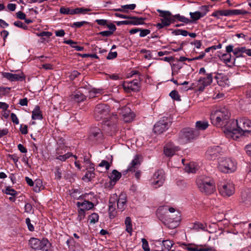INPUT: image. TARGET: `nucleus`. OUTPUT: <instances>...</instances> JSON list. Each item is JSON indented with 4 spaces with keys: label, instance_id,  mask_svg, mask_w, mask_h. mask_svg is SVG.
<instances>
[{
    "label": "nucleus",
    "instance_id": "obj_1",
    "mask_svg": "<svg viewBox=\"0 0 251 251\" xmlns=\"http://www.w3.org/2000/svg\"><path fill=\"white\" fill-rule=\"evenodd\" d=\"M251 131V121L243 117L229 121V126L225 131L226 136L233 140H237L246 132Z\"/></svg>",
    "mask_w": 251,
    "mask_h": 251
},
{
    "label": "nucleus",
    "instance_id": "obj_2",
    "mask_svg": "<svg viewBox=\"0 0 251 251\" xmlns=\"http://www.w3.org/2000/svg\"><path fill=\"white\" fill-rule=\"evenodd\" d=\"M109 106L106 104H98L94 110L95 118L99 121L101 119L104 120V128L107 126L109 128L110 131H115L116 130V123L117 122V116L113 114L109 117Z\"/></svg>",
    "mask_w": 251,
    "mask_h": 251
},
{
    "label": "nucleus",
    "instance_id": "obj_3",
    "mask_svg": "<svg viewBox=\"0 0 251 251\" xmlns=\"http://www.w3.org/2000/svg\"><path fill=\"white\" fill-rule=\"evenodd\" d=\"M230 117V113L227 109L225 107L213 111L210 115V119L212 123L217 126H226L224 130H226V127L229 126L228 123Z\"/></svg>",
    "mask_w": 251,
    "mask_h": 251
},
{
    "label": "nucleus",
    "instance_id": "obj_4",
    "mask_svg": "<svg viewBox=\"0 0 251 251\" xmlns=\"http://www.w3.org/2000/svg\"><path fill=\"white\" fill-rule=\"evenodd\" d=\"M196 183L200 191L205 194H212L215 191L214 181L209 177L200 176L197 178Z\"/></svg>",
    "mask_w": 251,
    "mask_h": 251
},
{
    "label": "nucleus",
    "instance_id": "obj_5",
    "mask_svg": "<svg viewBox=\"0 0 251 251\" xmlns=\"http://www.w3.org/2000/svg\"><path fill=\"white\" fill-rule=\"evenodd\" d=\"M218 168L225 173H232L236 170L237 163L230 158L220 157L218 160Z\"/></svg>",
    "mask_w": 251,
    "mask_h": 251
},
{
    "label": "nucleus",
    "instance_id": "obj_6",
    "mask_svg": "<svg viewBox=\"0 0 251 251\" xmlns=\"http://www.w3.org/2000/svg\"><path fill=\"white\" fill-rule=\"evenodd\" d=\"M176 210L173 207H168L167 206H163L159 207L157 210V215L160 220L164 223L171 222L175 223L173 227L176 226L177 219L174 218L173 219L169 218L170 215L168 212L173 213L175 212Z\"/></svg>",
    "mask_w": 251,
    "mask_h": 251
},
{
    "label": "nucleus",
    "instance_id": "obj_7",
    "mask_svg": "<svg viewBox=\"0 0 251 251\" xmlns=\"http://www.w3.org/2000/svg\"><path fill=\"white\" fill-rule=\"evenodd\" d=\"M29 245L32 249L35 250L51 251L50 244L46 239L40 240L36 238H31L29 240Z\"/></svg>",
    "mask_w": 251,
    "mask_h": 251
},
{
    "label": "nucleus",
    "instance_id": "obj_8",
    "mask_svg": "<svg viewBox=\"0 0 251 251\" xmlns=\"http://www.w3.org/2000/svg\"><path fill=\"white\" fill-rule=\"evenodd\" d=\"M199 135V132L194 129L186 128L179 133V141L181 144H185L194 139Z\"/></svg>",
    "mask_w": 251,
    "mask_h": 251
},
{
    "label": "nucleus",
    "instance_id": "obj_9",
    "mask_svg": "<svg viewBox=\"0 0 251 251\" xmlns=\"http://www.w3.org/2000/svg\"><path fill=\"white\" fill-rule=\"evenodd\" d=\"M219 193L223 197H230L235 192L234 185L230 180L221 182L218 186Z\"/></svg>",
    "mask_w": 251,
    "mask_h": 251
},
{
    "label": "nucleus",
    "instance_id": "obj_10",
    "mask_svg": "<svg viewBox=\"0 0 251 251\" xmlns=\"http://www.w3.org/2000/svg\"><path fill=\"white\" fill-rule=\"evenodd\" d=\"M164 180V172L162 170H159L153 174L151 179V184L152 186L157 188L163 185Z\"/></svg>",
    "mask_w": 251,
    "mask_h": 251
},
{
    "label": "nucleus",
    "instance_id": "obj_11",
    "mask_svg": "<svg viewBox=\"0 0 251 251\" xmlns=\"http://www.w3.org/2000/svg\"><path fill=\"white\" fill-rule=\"evenodd\" d=\"M213 73H208L203 77H200L198 80L197 87L200 91H203L205 87L210 85L213 81Z\"/></svg>",
    "mask_w": 251,
    "mask_h": 251
},
{
    "label": "nucleus",
    "instance_id": "obj_12",
    "mask_svg": "<svg viewBox=\"0 0 251 251\" xmlns=\"http://www.w3.org/2000/svg\"><path fill=\"white\" fill-rule=\"evenodd\" d=\"M171 125V122L167 118L160 120L154 126L153 130L156 134H160L166 131Z\"/></svg>",
    "mask_w": 251,
    "mask_h": 251
},
{
    "label": "nucleus",
    "instance_id": "obj_13",
    "mask_svg": "<svg viewBox=\"0 0 251 251\" xmlns=\"http://www.w3.org/2000/svg\"><path fill=\"white\" fill-rule=\"evenodd\" d=\"M55 159L61 162H64L70 157L73 156L70 152H66L65 148H57L55 152Z\"/></svg>",
    "mask_w": 251,
    "mask_h": 251
},
{
    "label": "nucleus",
    "instance_id": "obj_14",
    "mask_svg": "<svg viewBox=\"0 0 251 251\" xmlns=\"http://www.w3.org/2000/svg\"><path fill=\"white\" fill-rule=\"evenodd\" d=\"M157 11L160 13L159 16L162 17L161 22H163L164 25H170L174 21L173 16L169 11H163L160 9H157Z\"/></svg>",
    "mask_w": 251,
    "mask_h": 251
},
{
    "label": "nucleus",
    "instance_id": "obj_15",
    "mask_svg": "<svg viewBox=\"0 0 251 251\" xmlns=\"http://www.w3.org/2000/svg\"><path fill=\"white\" fill-rule=\"evenodd\" d=\"M124 89L126 92L129 93L131 91H138L139 89V84L137 80L133 81H125L123 84Z\"/></svg>",
    "mask_w": 251,
    "mask_h": 251
},
{
    "label": "nucleus",
    "instance_id": "obj_16",
    "mask_svg": "<svg viewBox=\"0 0 251 251\" xmlns=\"http://www.w3.org/2000/svg\"><path fill=\"white\" fill-rule=\"evenodd\" d=\"M119 113L123 117L125 122H131L135 116V114L131 111L130 108L125 106L121 109H119Z\"/></svg>",
    "mask_w": 251,
    "mask_h": 251
},
{
    "label": "nucleus",
    "instance_id": "obj_17",
    "mask_svg": "<svg viewBox=\"0 0 251 251\" xmlns=\"http://www.w3.org/2000/svg\"><path fill=\"white\" fill-rule=\"evenodd\" d=\"M142 161V157L141 155H136L133 159L132 160L130 164L129 165L126 172H135L136 169L140 165L141 162Z\"/></svg>",
    "mask_w": 251,
    "mask_h": 251
},
{
    "label": "nucleus",
    "instance_id": "obj_18",
    "mask_svg": "<svg viewBox=\"0 0 251 251\" xmlns=\"http://www.w3.org/2000/svg\"><path fill=\"white\" fill-rule=\"evenodd\" d=\"M1 75L3 77H4L11 81H22L25 78L22 73L20 74H13L8 72H2Z\"/></svg>",
    "mask_w": 251,
    "mask_h": 251
},
{
    "label": "nucleus",
    "instance_id": "obj_19",
    "mask_svg": "<svg viewBox=\"0 0 251 251\" xmlns=\"http://www.w3.org/2000/svg\"><path fill=\"white\" fill-rule=\"evenodd\" d=\"M117 200V195L114 194L109 199V215L111 219L114 218L116 215L115 208V201Z\"/></svg>",
    "mask_w": 251,
    "mask_h": 251
},
{
    "label": "nucleus",
    "instance_id": "obj_20",
    "mask_svg": "<svg viewBox=\"0 0 251 251\" xmlns=\"http://www.w3.org/2000/svg\"><path fill=\"white\" fill-rule=\"evenodd\" d=\"M117 202V208L121 211H123L126 208V194L121 193L118 198L115 201Z\"/></svg>",
    "mask_w": 251,
    "mask_h": 251
},
{
    "label": "nucleus",
    "instance_id": "obj_21",
    "mask_svg": "<svg viewBox=\"0 0 251 251\" xmlns=\"http://www.w3.org/2000/svg\"><path fill=\"white\" fill-rule=\"evenodd\" d=\"M184 245L187 246L186 249L188 251H210L212 250V248L211 247L206 245H194L192 247H191V245L190 244H184Z\"/></svg>",
    "mask_w": 251,
    "mask_h": 251
},
{
    "label": "nucleus",
    "instance_id": "obj_22",
    "mask_svg": "<svg viewBox=\"0 0 251 251\" xmlns=\"http://www.w3.org/2000/svg\"><path fill=\"white\" fill-rule=\"evenodd\" d=\"M178 150L177 147L175 146L172 143H168L164 147V153L167 156H172Z\"/></svg>",
    "mask_w": 251,
    "mask_h": 251
},
{
    "label": "nucleus",
    "instance_id": "obj_23",
    "mask_svg": "<svg viewBox=\"0 0 251 251\" xmlns=\"http://www.w3.org/2000/svg\"><path fill=\"white\" fill-rule=\"evenodd\" d=\"M241 199L242 202L247 205L251 203V189L247 188L242 192Z\"/></svg>",
    "mask_w": 251,
    "mask_h": 251
},
{
    "label": "nucleus",
    "instance_id": "obj_24",
    "mask_svg": "<svg viewBox=\"0 0 251 251\" xmlns=\"http://www.w3.org/2000/svg\"><path fill=\"white\" fill-rule=\"evenodd\" d=\"M219 147H211L208 149L206 152V157L210 160H214L218 155Z\"/></svg>",
    "mask_w": 251,
    "mask_h": 251
},
{
    "label": "nucleus",
    "instance_id": "obj_25",
    "mask_svg": "<svg viewBox=\"0 0 251 251\" xmlns=\"http://www.w3.org/2000/svg\"><path fill=\"white\" fill-rule=\"evenodd\" d=\"M76 205L79 208L84 211L91 209L94 206L93 202L87 200H85L82 202L78 201L76 202Z\"/></svg>",
    "mask_w": 251,
    "mask_h": 251
},
{
    "label": "nucleus",
    "instance_id": "obj_26",
    "mask_svg": "<svg viewBox=\"0 0 251 251\" xmlns=\"http://www.w3.org/2000/svg\"><path fill=\"white\" fill-rule=\"evenodd\" d=\"M199 169L197 163L190 162L184 168V170L188 173H195Z\"/></svg>",
    "mask_w": 251,
    "mask_h": 251
},
{
    "label": "nucleus",
    "instance_id": "obj_27",
    "mask_svg": "<svg viewBox=\"0 0 251 251\" xmlns=\"http://www.w3.org/2000/svg\"><path fill=\"white\" fill-rule=\"evenodd\" d=\"M208 126L209 123L208 121L206 120L198 121L196 123V128L194 129L196 130L197 131H198V130H204Z\"/></svg>",
    "mask_w": 251,
    "mask_h": 251
},
{
    "label": "nucleus",
    "instance_id": "obj_28",
    "mask_svg": "<svg viewBox=\"0 0 251 251\" xmlns=\"http://www.w3.org/2000/svg\"><path fill=\"white\" fill-rule=\"evenodd\" d=\"M121 173L119 172L116 170L112 171V173L109 174V177L111 180V183L115 184V183L121 178Z\"/></svg>",
    "mask_w": 251,
    "mask_h": 251
},
{
    "label": "nucleus",
    "instance_id": "obj_29",
    "mask_svg": "<svg viewBox=\"0 0 251 251\" xmlns=\"http://www.w3.org/2000/svg\"><path fill=\"white\" fill-rule=\"evenodd\" d=\"M90 137L91 139L98 140L102 137V132L98 127H94L91 129Z\"/></svg>",
    "mask_w": 251,
    "mask_h": 251
},
{
    "label": "nucleus",
    "instance_id": "obj_30",
    "mask_svg": "<svg viewBox=\"0 0 251 251\" xmlns=\"http://www.w3.org/2000/svg\"><path fill=\"white\" fill-rule=\"evenodd\" d=\"M32 119L33 120H42L43 119L42 114L40 109V107L36 106L32 112Z\"/></svg>",
    "mask_w": 251,
    "mask_h": 251
},
{
    "label": "nucleus",
    "instance_id": "obj_31",
    "mask_svg": "<svg viewBox=\"0 0 251 251\" xmlns=\"http://www.w3.org/2000/svg\"><path fill=\"white\" fill-rule=\"evenodd\" d=\"M128 19H129L130 25H143L144 23V21L145 20L144 18L134 16H129Z\"/></svg>",
    "mask_w": 251,
    "mask_h": 251
},
{
    "label": "nucleus",
    "instance_id": "obj_32",
    "mask_svg": "<svg viewBox=\"0 0 251 251\" xmlns=\"http://www.w3.org/2000/svg\"><path fill=\"white\" fill-rule=\"evenodd\" d=\"M211 16L219 19L222 16H229V13L228 10H217L214 12Z\"/></svg>",
    "mask_w": 251,
    "mask_h": 251
},
{
    "label": "nucleus",
    "instance_id": "obj_33",
    "mask_svg": "<svg viewBox=\"0 0 251 251\" xmlns=\"http://www.w3.org/2000/svg\"><path fill=\"white\" fill-rule=\"evenodd\" d=\"M32 187L34 191L36 193L39 192L44 188V186L42 184V181L40 179H36L34 181V184Z\"/></svg>",
    "mask_w": 251,
    "mask_h": 251
},
{
    "label": "nucleus",
    "instance_id": "obj_34",
    "mask_svg": "<svg viewBox=\"0 0 251 251\" xmlns=\"http://www.w3.org/2000/svg\"><path fill=\"white\" fill-rule=\"evenodd\" d=\"M125 223L126 226V231H127L128 233L130 234V235H131L132 232V226L131 224V220L129 217H126Z\"/></svg>",
    "mask_w": 251,
    "mask_h": 251
},
{
    "label": "nucleus",
    "instance_id": "obj_35",
    "mask_svg": "<svg viewBox=\"0 0 251 251\" xmlns=\"http://www.w3.org/2000/svg\"><path fill=\"white\" fill-rule=\"evenodd\" d=\"M72 99L77 102H80L84 101L86 97L79 92H76L72 95Z\"/></svg>",
    "mask_w": 251,
    "mask_h": 251
},
{
    "label": "nucleus",
    "instance_id": "obj_36",
    "mask_svg": "<svg viewBox=\"0 0 251 251\" xmlns=\"http://www.w3.org/2000/svg\"><path fill=\"white\" fill-rule=\"evenodd\" d=\"M228 13H229V16L246 15L249 13L248 11L243 9L228 10Z\"/></svg>",
    "mask_w": 251,
    "mask_h": 251
},
{
    "label": "nucleus",
    "instance_id": "obj_37",
    "mask_svg": "<svg viewBox=\"0 0 251 251\" xmlns=\"http://www.w3.org/2000/svg\"><path fill=\"white\" fill-rule=\"evenodd\" d=\"M59 12L62 14L74 15L73 8L69 7L61 6Z\"/></svg>",
    "mask_w": 251,
    "mask_h": 251
},
{
    "label": "nucleus",
    "instance_id": "obj_38",
    "mask_svg": "<svg viewBox=\"0 0 251 251\" xmlns=\"http://www.w3.org/2000/svg\"><path fill=\"white\" fill-rule=\"evenodd\" d=\"M245 47L236 48L234 50V54L237 58L243 57L242 54L245 53Z\"/></svg>",
    "mask_w": 251,
    "mask_h": 251
},
{
    "label": "nucleus",
    "instance_id": "obj_39",
    "mask_svg": "<svg viewBox=\"0 0 251 251\" xmlns=\"http://www.w3.org/2000/svg\"><path fill=\"white\" fill-rule=\"evenodd\" d=\"M83 162L85 164L84 167L86 169H94V164L86 156H84Z\"/></svg>",
    "mask_w": 251,
    "mask_h": 251
},
{
    "label": "nucleus",
    "instance_id": "obj_40",
    "mask_svg": "<svg viewBox=\"0 0 251 251\" xmlns=\"http://www.w3.org/2000/svg\"><path fill=\"white\" fill-rule=\"evenodd\" d=\"M190 15L191 18L193 21H197L199 20L201 18L203 17L204 16V13L203 14H201L200 11H196L195 12H190Z\"/></svg>",
    "mask_w": 251,
    "mask_h": 251
},
{
    "label": "nucleus",
    "instance_id": "obj_41",
    "mask_svg": "<svg viewBox=\"0 0 251 251\" xmlns=\"http://www.w3.org/2000/svg\"><path fill=\"white\" fill-rule=\"evenodd\" d=\"M90 170L86 172L85 175L83 177V180L90 181L91 179L95 176L94 169H90Z\"/></svg>",
    "mask_w": 251,
    "mask_h": 251
},
{
    "label": "nucleus",
    "instance_id": "obj_42",
    "mask_svg": "<svg viewBox=\"0 0 251 251\" xmlns=\"http://www.w3.org/2000/svg\"><path fill=\"white\" fill-rule=\"evenodd\" d=\"M174 243L172 241L170 240H163L162 245L164 248L168 251H169L172 248Z\"/></svg>",
    "mask_w": 251,
    "mask_h": 251
},
{
    "label": "nucleus",
    "instance_id": "obj_43",
    "mask_svg": "<svg viewBox=\"0 0 251 251\" xmlns=\"http://www.w3.org/2000/svg\"><path fill=\"white\" fill-rule=\"evenodd\" d=\"M112 164V160L109 162L107 161L103 160L99 164L98 166L100 167L103 168L104 167L105 170L107 171L109 169L111 164Z\"/></svg>",
    "mask_w": 251,
    "mask_h": 251
},
{
    "label": "nucleus",
    "instance_id": "obj_44",
    "mask_svg": "<svg viewBox=\"0 0 251 251\" xmlns=\"http://www.w3.org/2000/svg\"><path fill=\"white\" fill-rule=\"evenodd\" d=\"M99 215L96 213H93L89 216L88 220L90 224H95L98 222L99 220Z\"/></svg>",
    "mask_w": 251,
    "mask_h": 251
},
{
    "label": "nucleus",
    "instance_id": "obj_45",
    "mask_svg": "<svg viewBox=\"0 0 251 251\" xmlns=\"http://www.w3.org/2000/svg\"><path fill=\"white\" fill-rule=\"evenodd\" d=\"M174 18H176L179 21L187 24L190 22V20L179 14L173 16Z\"/></svg>",
    "mask_w": 251,
    "mask_h": 251
},
{
    "label": "nucleus",
    "instance_id": "obj_46",
    "mask_svg": "<svg viewBox=\"0 0 251 251\" xmlns=\"http://www.w3.org/2000/svg\"><path fill=\"white\" fill-rule=\"evenodd\" d=\"M221 60L225 63H229L231 61V54L227 53L223 54L221 57Z\"/></svg>",
    "mask_w": 251,
    "mask_h": 251
},
{
    "label": "nucleus",
    "instance_id": "obj_47",
    "mask_svg": "<svg viewBox=\"0 0 251 251\" xmlns=\"http://www.w3.org/2000/svg\"><path fill=\"white\" fill-rule=\"evenodd\" d=\"M205 228L204 226L199 222L195 223L192 227V229L198 231L200 229L204 230Z\"/></svg>",
    "mask_w": 251,
    "mask_h": 251
},
{
    "label": "nucleus",
    "instance_id": "obj_48",
    "mask_svg": "<svg viewBox=\"0 0 251 251\" xmlns=\"http://www.w3.org/2000/svg\"><path fill=\"white\" fill-rule=\"evenodd\" d=\"M85 217V211L79 208L78 210V216L77 220L79 221H81L84 219Z\"/></svg>",
    "mask_w": 251,
    "mask_h": 251
},
{
    "label": "nucleus",
    "instance_id": "obj_49",
    "mask_svg": "<svg viewBox=\"0 0 251 251\" xmlns=\"http://www.w3.org/2000/svg\"><path fill=\"white\" fill-rule=\"evenodd\" d=\"M170 96L173 99L177 101H180L181 100L178 92L176 90L172 91L170 93Z\"/></svg>",
    "mask_w": 251,
    "mask_h": 251
},
{
    "label": "nucleus",
    "instance_id": "obj_50",
    "mask_svg": "<svg viewBox=\"0 0 251 251\" xmlns=\"http://www.w3.org/2000/svg\"><path fill=\"white\" fill-rule=\"evenodd\" d=\"M142 248L145 251H150V248L148 241L145 238L142 239Z\"/></svg>",
    "mask_w": 251,
    "mask_h": 251
},
{
    "label": "nucleus",
    "instance_id": "obj_51",
    "mask_svg": "<svg viewBox=\"0 0 251 251\" xmlns=\"http://www.w3.org/2000/svg\"><path fill=\"white\" fill-rule=\"evenodd\" d=\"M135 7V4H126L122 6V8L124 9L125 12L127 11L128 10H133Z\"/></svg>",
    "mask_w": 251,
    "mask_h": 251
},
{
    "label": "nucleus",
    "instance_id": "obj_52",
    "mask_svg": "<svg viewBox=\"0 0 251 251\" xmlns=\"http://www.w3.org/2000/svg\"><path fill=\"white\" fill-rule=\"evenodd\" d=\"M25 223L29 231H33L34 230V227L33 225L31 224L30 219L29 218H26Z\"/></svg>",
    "mask_w": 251,
    "mask_h": 251
},
{
    "label": "nucleus",
    "instance_id": "obj_53",
    "mask_svg": "<svg viewBox=\"0 0 251 251\" xmlns=\"http://www.w3.org/2000/svg\"><path fill=\"white\" fill-rule=\"evenodd\" d=\"M14 25L17 27H20L24 29L27 28V27L26 25L19 21L14 22Z\"/></svg>",
    "mask_w": 251,
    "mask_h": 251
},
{
    "label": "nucleus",
    "instance_id": "obj_54",
    "mask_svg": "<svg viewBox=\"0 0 251 251\" xmlns=\"http://www.w3.org/2000/svg\"><path fill=\"white\" fill-rule=\"evenodd\" d=\"M5 193L12 196H15L17 194V193L15 190L9 187L5 189Z\"/></svg>",
    "mask_w": 251,
    "mask_h": 251
},
{
    "label": "nucleus",
    "instance_id": "obj_55",
    "mask_svg": "<svg viewBox=\"0 0 251 251\" xmlns=\"http://www.w3.org/2000/svg\"><path fill=\"white\" fill-rule=\"evenodd\" d=\"M140 32V36L141 37H144L150 33V30L149 29H140V30H139Z\"/></svg>",
    "mask_w": 251,
    "mask_h": 251
},
{
    "label": "nucleus",
    "instance_id": "obj_56",
    "mask_svg": "<svg viewBox=\"0 0 251 251\" xmlns=\"http://www.w3.org/2000/svg\"><path fill=\"white\" fill-rule=\"evenodd\" d=\"M86 23H87V22L86 21L76 22L73 24L72 26L79 28L83 26L84 24Z\"/></svg>",
    "mask_w": 251,
    "mask_h": 251
},
{
    "label": "nucleus",
    "instance_id": "obj_57",
    "mask_svg": "<svg viewBox=\"0 0 251 251\" xmlns=\"http://www.w3.org/2000/svg\"><path fill=\"white\" fill-rule=\"evenodd\" d=\"M10 117L12 121L14 124H15L16 125H18L19 124V119L15 114L12 113L10 114Z\"/></svg>",
    "mask_w": 251,
    "mask_h": 251
},
{
    "label": "nucleus",
    "instance_id": "obj_58",
    "mask_svg": "<svg viewBox=\"0 0 251 251\" xmlns=\"http://www.w3.org/2000/svg\"><path fill=\"white\" fill-rule=\"evenodd\" d=\"M95 22L99 25L104 26L107 25V22L108 21L104 19H97L95 21Z\"/></svg>",
    "mask_w": 251,
    "mask_h": 251
},
{
    "label": "nucleus",
    "instance_id": "obj_59",
    "mask_svg": "<svg viewBox=\"0 0 251 251\" xmlns=\"http://www.w3.org/2000/svg\"><path fill=\"white\" fill-rule=\"evenodd\" d=\"M176 32V35H181L183 36H187L188 35L187 31L183 29H178Z\"/></svg>",
    "mask_w": 251,
    "mask_h": 251
},
{
    "label": "nucleus",
    "instance_id": "obj_60",
    "mask_svg": "<svg viewBox=\"0 0 251 251\" xmlns=\"http://www.w3.org/2000/svg\"><path fill=\"white\" fill-rule=\"evenodd\" d=\"M32 206L31 204L29 203H26L25 206V212L30 213L32 212Z\"/></svg>",
    "mask_w": 251,
    "mask_h": 251
},
{
    "label": "nucleus",
    "instance_id": "obj_61",
    "mask_svg": "<svg viewBox=\"0 0 251 251\" xmlns=\"http://www.w3.org/2000/svg\"><path fill=\"white\" fill-rule=\"evenodd\" d=\"M117 56V53L116 51L110 52L106 57V59L108 60L113 59L116 58Z\"/></svg>",
    "mask_w": 251,
    "mask_h": 251
},
{
    "label": "nucleus",
    "instance_id": "obj_62",
    "mask_svg": "<svg viewBox=\"0 0 251 251\" xmlns=\"http://www.w3.org/2000/svg\"><path fill=\"white\" fill-rule=\"evenodd\" d=\"M201 14H203V13H204V16H205L207 13L209 11V6L207 5L202 6L201 7Z\"/></svg>",
    "mask_w": 251,
    "mask_h": 251
},
{
    "label": "nucleus",
    "instance_id": "obj_63",
    "mask_svg": "<svg viewBox=\"0 0 251 251\" xmlns=\"http://www.w3.org/2000/svg\"><path fill=\"white\" fill-rule=\"evenodd\" d=\"M106 26L110 29V31H112V33L116 29L115 25L111 23H109V22H107V25Z\"/></svg>",
    "mask_w": 251,
    "mask_h": 251
},
{
    "label": "nucleus",
    "instance_id": "obj_64",
    "mask_svg": "<svg viewBox=\"0 0 251 251\" xmlns=\"http://www.w3.org/2000/svg\"><path fill=\"white\" fill-rule=\"evenodd\" d=\"M112 31H110L109 30H106V31H101L100 32L99 34V35H100L102 36H104V37H108V36H111L112 34Z\"/></svg>",
    "mask_w": 251,
    "mask_h": 251
}]
</instances>
